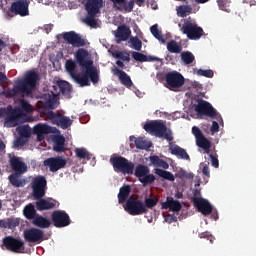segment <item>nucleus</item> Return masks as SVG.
Masks as SVG:
<instances>
[{
    "label": "nucleus",
    "instance_id": "obj_59",
    "mask_svg": "<svg viewBox=\"0 0 256 256\" xmlns=\"http://www.w3.org/2000/svg\"><path fill=\"white\" fill-rule=\"evenodd\" d=\"M210 131H211V133H219V123L217 121L212 122Z\"/></svg>",
    "mask_w": 256,
    "mask_h": 256
},
{
    "label": "nucleus",
    "instance_id": "obj_53",
    "mask_svg": "<svg viewBox=\"0 0 256 256\" xmlns=\"http://www.w3.org/2000/svg\"><path fill=\"white\" fill-rule=\"evenodd\" d=\"M132 58L134 61H139V63H145V54L141 52H132Z\"/></svg>",
    "mask_w": 256,
    "mask_h": 256
},
{
    "label": "nucleus",
    "instance_id": "obj_3",
    "mask_svg": "<svg viewBox=\"0 0 256 256\" xmlns=\"http://www.w3.org/2000/svg\"><path fill=\"white\" fill-rule=\"evenodd\" d=\"M192 109L197 113L198 117H209L210 119H216V121H223L221 114L215 110L211 103L203 100V98L196 99Z\"/></svg>",
    "mask_w": 256,
    "mask_h": 256
},
{
    "label": "nucleus",
    "instance_id": "obj_11",
    "mask_svg": "<svg viewBox=\"0 0 256 256\" xmlns=\"http://www.w3.org/2000/svg\"><path fill=\"white\" fill-rule=\"evenodd\" d=\"M180 31L187 35L188 39H191L192 41L199 40L200 37H203V28L198 26L196 23L192 22H185L183 26L181 27Z\"/></svg>",
    "mask_w": 256,
    "mask_h": 256
},
{
    "label": "nucleus",
    "instance_id": "obj_12",
    "mask_svg": "<svg viewBox=\"0 0 256 256\" xmlns=\"http://www.w3.org/2000/svg\"><path fill=\"white\" fill-rule=\"evenodd\" d=\"M166 86L171 91L179 89L185 85V77L177 71L168 72L165 76Z\"/></svg>",
    "mask_w": 256,
    "mask_h": 256
},
{
    "label": "nucleus",
    "instance_id": "obj_55",
    "mask_svg": "<svg viewBox=\"0 0 256 256\" xmlns=\"http://www.w3.org/2000/svg\"><path fill=\"white\" fill-rule=\"evenodd\" d=\"M26 143H27V138H23L22 136H20L14 141V147H24Z\"/></svg>",
    "mask_w": 256,
    "mask_h": 256
},
{
    "label": "nucleus",
    "instance_id": "obj_2",
    "mask_svg": "<svg viewBox=\"0 0 256 256\" xmlns=\"http://www.w3.org/2000/svg\"><path fill=\"white\" fill-rule=\"evenodd\" d=\"M76 63L84 69L86 75L90 77V81L95 85L99 83V73L97 68L93 66V60L89 58V51L85 48L78 49L74 54Z\"/></svg>",
    "mask_w": 256,
    "mask_h": 256
},
{
    "label": "nucleus",
    "instance_id": "obj_46",
    "mask_svg": "<svg viewBox=\"0 0 256 256\" xmlns=\"http://www.w3.org/2000/svg\"><path fill=\"white\" fill-rule=\"evenodd\" d=\"M129 43L132 49H135V51H141L143 48V42L137 37H130Z\"/></svg>",
    "mask_w": 256,
    "mask_h": 256
},
{
    "label": "nucleus",
    "instance_id": "obj_60",
    "mask_svg": "<svg viewBox=\"0 0 256 256\" xmlns=\"http://www.w3.org/2000/svg\"><path fill=\"white\" fill-rule=\"evenodd\" d=\"M164 221L166 223H169V225H171V223H174L175 221H177V217H175V215H168L165 217Z\"/></svg>",
    "mask_w": 256,
    "mask_h": 256
},
{
    "label": "nucleus",
    "instance_id": "obj_28",
    "mask_svg": "<svg viewBox=\"0 0 256 256\" xmlns=\"http://www.w3.org/2000/svg\"><path fill=\"white\" fill-rule=\"evenodd\" d=\"M129 195H131V186L130 185H123L119 189L118 193V203L120 205H123V203H127V200L129 199Z\"/></svg>",
    "mask_w": 256,
    "mask_h": 256
},
{
    "label": "nucleus",
    "instance_id": "obj_39",
    "mask_svg": "<svg viewBox=\"0 0 256 256\" xmlns=\"http://www.w3.org/2000/svg\"><path fill=\"white\" fill-rule=\"evenodd\" d=\"M75 155L77 159H86V161H91V159H93V154H91L85 148H76Z\"/></svg>",
    "mask_w": 256,
    "mask_h": 256
},
{
    "label": "nucleus",
    "instance_id": "obj_5",
    "mask_svg": "<svg viewBox=\"0 0 256 256\" xmlns=\"http://www.w3.org/2000/svg\"><path fill=\"white\" fill-rule=\"evenodd\" d=\"M65 68L70 77L75 83L80 85V87H89V85H91V82L89 81L90 76L85 71L82 73L77 72V63L72 59L66 61Z\"/></svg>",
    "mask_w": 256,
    "mask_h": 256
},
{
    "label": "nucleus",
    "instance_id": "obj_32",
    "mask_svg": "<svg viewBox=\"0 0 256 256\" xmlns=\"http://www.w3.org/2000/svg\"><path fill=\"white\" fill-rule=\"evenodd\" d=\"M35 227H39L40 229H49L51 227V221L39 214L32 221Z\"/></svg>",
    "mask_w": 256,
    "mask_h": 256
},
{
    "label": "nucleus",
    "instance_id": "obj_63",
    "mask_svg": "<svg viewBox=\"0 0 256 256\" xmlns=\"http://www.w3.org/2000/svg\"><path fill=\"white\" fill-rule=\"evenodd\" d=\"M187 175V171H185L184 169H181L179 172H178V176L180 179H185V176Z\"/></svg>",
    "mask_w": 256,
    "mask_h": 256
},
{
    "label": "nucleus",
    "instance_id": "obj_48",
    "mask_svg": "<svg viewBox=\"0 0 256 256\" xmlns=\"http://www.w3.org/2000/svg\"><path fill=\"white\" fill-rule=\"evenodd\" d=\"M159 203V198H145L144 200V207L149 211V209H153V207H156Z\"/></svg>",
    "mask_w": 256,
    "mask_h": 256
},
{
    "label": "nucleus",
    "instance_id": "obj_30",
    "mask_svg": "<svg viewBox=\"0 0 256 256\" xmlns=\"http://www.w3.org/2000/svg\"><path fill=\"white\" fill-rule=\"evenodd\" d=\"M170 151L172 155H176V157H180V159H186V161L191 160L187 151L177 144L170 146Z\"/></svg>",
    "mask_w": 256,
    "mask_h": 256
},
{
    "label": "nucleus",
    "instance_id": "obj_35",
    "mask_svg": "<svg viewBox=\"0 0 256 256\" xmlns=\"http://www.w3.org/2000/svg\"><path fill=\"white\" fill-rule=\"evenodd\" d=\"M150 163L154 167H162V169H169V163L167 161L159 158L157 155L150 156Z\"/></svg>",
    "mask_w": 256,
    "mask_h": 256
},
{
    "label": "nucleus",
    "instance_id": "obj_40",
    "mask_svg": "<svg viewBox=\"0 0 256 256\" xmlns=\"http://www.w3.org/2000/svg\"><path fill=\"white\" fill-rule=\"evenodd\" d=\"M33 133L39 135H49V133H51V127L47 124H38L34 126Z\"/></svg>",
    "mask_w": 256,
    "mask_h": 256
},
{
    "label": "nucleus",
    "instance_id": "obj_7",
    "mask_svg": "<svg viewBox=\"0 0 256 256\" xmlns=\"http://www.w3.org/2000/svg\"><path fill=\"white\" fill-rule=\"evenodd\" d=\"M110 163L116 173L133 175V171H135V164L123 156L111 157Z\"/></svg>",
    "mask_w": 256,
    "mask_h": 256
},
{
    "label": "nucleus",
    "instance_id": "obj_49",
    "mask_svg": "<svg viewBox=\"0 0 256 256\" xmlns=\"http://www.w3.org/2000/svg\"><path fill=\"white\" fill-rule=\"evenodd\" d=\"M196 73L200 77H207L208 79H213V76L215 75V73L211 69H208V70L198 69Z\"/></svg>",
    "mask_w": 256,
    "mask_h": 256
},
{
    "label": "nucleus",
    "instance_id": "obj_58",
    "mask_svg": "<svg viewBox=\"0 0 256 256\" xmlns=\"http://www.w3.org/2000/svg\"><path fill=\"white\" fill-rule=\"evenodd\" d=\"M145 63H152V62H155V61H161L159 57H156V56H147L145 55Z\"/></svg>",
    "mask_w": 256,
    "mask_h": 256
},
{
    "label": "nucleus",
    "instance_id": "obj_23",
    "mask_svg": "<svg viewBox=\"0 0 256 256\" xmlns=\"http://www.w3.org/2000/svg\"><path fill=\"white\" fill-rule=\"evenodd\" d=\"M181 202L179 200H174L173 197L168 196L165 202H161V209H169L173 213H179L182 209Z\"/></svg>",
    "mask_w": 256,
    "mask_h": 256
},
{
    "label": "nucleus",
    "instance_id": "obj_1",
    "mask_svg": "<svg viewBox=\"0 0 256 256\" xmlns=\"http://www.w3.org/2000/svg\"><path fill=\"white\" fill-rule=\"evenodd\" d=\"M37 81H39V74L35 71H28L23 80H19L13 89H7L3 94L5 97H16V95L31 97L37 87Z\"/></svg>",
    "mask_w": 256,
    "mask_h": 256
},
{
    "label": "nucleus",
    "instance_id": "obj_42",
    "mask_svg": "<svg viewBox=\"0 0 256 256\" xmlns=\"http://www.w3.org/2000/svg\"><path fill=\"white\" fill-rule=\"evenodd\" d=\"M167 50L169 53H181L183 51V46L177 43V41L171 40L167 43Z\"/></svg>",
    "mask_w": 256,
    "mask_h": 256
},
{
    "label": "nucleus",
    "instance_id": "obj_36",
    "mask_svg": "<svg viewBox=\"0 0 256 256\" xmlns=\"http://www.w3.org/2000/svg\"><path fill=\"white\" fill-rule=\"evenodd\" d=\"M129 141H134L136 149H149V147H151V145L141 137L136 138L135 136H130Z\"/></svg>",
    "mask_w": 256,
    "mask_h": 256
},
{
    "label": "nucleus",
    "instance_id": "obj_47",
    "mask_svg": "<svg viewBox=\"0 0 256 256\" xmlns=\"http://www.w3.org/2000/svg\"><path fill=\"white\" fill-rule=\"evenodd\" d=\"M177 12L180 17H187V15H191V13L193 12V8L190 5H182L179 6Z\"/></svg>",
    "mask_w": 256,
    "mask_h": 256
},
{
    "label": "nucleus",
    "instance_id": "obj_57",
    "mask_svg": "<svg viewBox=\"0 0 256 256\" xmlns=\"http://www.w3.org/2000/svg\"><path fill=\"white\" fill-rule=\"evenodd\" d=\"M202 173H203V175H205V177H211V172H210V170H209V165H207V164H203L202 165Z\"/></svg>",
    "mask_w": 256,
    "mask_h": 256
},
{
    "label": "nucleus",
    "instance_id": "obj_61",
    "mask_svg": "<svg viewBox=\"0 0 256 256\" xmlns=\"http://www.w3.org/2000/svg\"><path fill=\"white\" fill-rule=\"evenodd\" d=\"M218 7L222 11H227V6L225 5V0H217Z\"/></svg>",
    "mask_w": 256,
    "mask_h": 256
},
{
    "label": "nucleus",
    "instance_id": "obj_22",
    "mask_svg": "<svg viewBox=\"0 0 256 256\" xmlns=\"http://www.w3.org/2000/svg\"><path fill=\"white\" fill-rule=\"evenodd\" d=\"M44 165L49 167L52 173H57L59 169H64L67 165V160L61 156L48 158L44 161Z\"/></svg>",
    "mask_w": 256,
    "mask_h": 256
},
{
    "label": "nucleus",
    "instance_id": "obj_17",
    "mask_svg": "<svg viewBox=\"0 0 256 256\" xmlns=\"http://www.w3.org/2000/svg\"><path fill=\"white\" fill-rule=\"evenodd\" d=\"M10 13L27 17L29 15V0H16L11 4Z\"/></svg>",
    "mask_w": 256,
    "mask_h": 256
},
{
    "label": "nucleus",
    "instance_id": "obj_64",
    "mask_svg": "<svg viewBox=\"0 0 256 256\" xmlns=\"http://www.w3.org/2000/svg\"><path fill=\"white\" fill-rule=\"evenodd\" d=\"M195 175L193 173L186 172V176H184V179H194Z\"/></svg>",
    "mask_w": 256,
    "mask_h": 256
},
{
    "label": "nucleus",
    "instance_id": "obj_50",
    "mask_svg": "<svg viewBox=\"0 0 256 256\" xmlns=\"http://www.w3.org/2000/svg\"><path fill=\"white\" fill-rule=\"evenodd\" d=\"M18 133L20 135V137L24 138V139H29V137H31V130H29V128L23 126L20 127L18 130Z\"/></svg>",
    "mask_w": 256,
    "mask_h": 256
},
{
    "label": "nucleus",
    "instance_id": "obj_25",
    "mask_svg": "<svg viewBox=\"0 0 256 256\" xmlns=\"http://www.w3.org/2000/svg\"><path fill=\"white\" fill-rule=\"evenodd\" d=\"M103 7V0H87L85 9L88 15H97Z\"/></svg>",
    "mask_w": 256,
    "mask_h": 256
},
{
    "label": "nucleus",
    "instance_id": "obj_62",
    "mask_svg": "<svg viewBox=\"0 0 256 256\" xmlns=\"http://www.w3.org/2000/svg\"><path fill=\"white\" fill-rule=\"evenodd\" d=\"M5 81H7V75H5L3 72H0V85H3Z\"/></svg>",
    "mask_w": 256,
    "mask_h": 256
},
{
    "label": "nucleus",
    "instance_id": "obj_31",
    "mask_svg": "<svg viewBox=\"0 0 256 256\" xmlns=\"http://www.w3.org/2000/svg\"><path fill=\"white\" fill-rule=\"evenodd\" d=\"M53 143V151L56 153H63V151H65V136L56 135L53 138Z\"/></svg>",
    "mask_w": 256,
    "mask_h": 256
},
{
    "label": "nucleus",
    "instance_id": "obj_6",
    "mask_svg": "<svg viewBox=\"0 0 256 256\" xmlns=\"http://www.w3.org/2000/svg\"><path fill=\"white\" fill-rule=\"evenodd\" d=\"M23 117L21 108L9 105L7 108H0V118L5 119L6 127H17L19 120Z\"/></svg>",
    "mask_w": 256,
    "mask_h": 256
},
{
    "label": "nucleus",
    "instance_id": "obj_8",
    "mask_svg": "<svg viewBox=\"0 0 256 256\" xmlns=\"http://www.w3.org/2000/svg\"><path fill=\"white\" fill-rule=\"evenodd\" d=\"M124 210L132 216L145 215V213H148L149 211L145 208V203L135 196H130L127 199L124 205Z\"/></svg>",
    "mask_w": 256,
    "mask_h": 256
},
{
    "label": "nucleus",
    "instance_id": "obj_56",
    "mask_svg": "<svg viewBox=\"0 0 256 256\" xmlns=\"http://www.w3.org/2000/svg\"><path fill=\"white\" fill-rule=\"evenodd\" d=\"M210 159H211L212 167H215V169H218L219 168V159L217 158V156L210 154Z\"/></svg>",
    "mask_w": 256,
    "mask_h": 256
},
{
    "label": "nucleus",
    "instance_id": "obj_37",
    "mask_svg": "<svg viewBox=\"0 0 256 256\" xmlns=\"http://www.w3.org/2000/svg\"><path fill=\"white\" fill-rule=\"evenodd\" d=\"M154 173L158 175V177H161L166 181H171V182L175 181V175H173V173H171L170 171L156 168Z\"/></svg>",
    "mask_w": 256,
    "mask_h": 256
},
{
    "label": "nucleus",
    "instance_id": "obj_44",
    "mask_svg": "<svg viewBox=\"0 0 256 256\" xmlns=\"http://www.w3.org/2000/svg\"><path fill=\"white\" fill-rule=\"evenodd\" d=\"M181 59L185 65H191L195 61V55L190 51H185L181 53Z\"/></svg>",
    "mask_w": 256,
    "mask_h": 256
},
{
    "label": "nucleus",
    "instance_id": "obj_10",
    "mask_svg": "<svg viewBox=\"0 0 256 256\" xmlns=\"http://www.w3.org/2000/svg\"><path fill=\"white\" fill-rule=\"evenodd\" d=\"M134 175L137 177L138 181L144 185V187L145 185H152V183H155V175L150 174L149 167L143 164H138L135 167Z\"/></svg>",
    "mask_w": 256,
    "mask_h": 256
},
{
    "label": "nucleus",
    "instance_id": "obj_21",
    "mask_svg": "<svg viewBox=\"0 0 256 256\" xmlns=\"http://www.w3.org/2000/svg\"><path fill=\"white\" fill-rule=\"evenodd\" d=\"M192 203L194 207H196V209L199 211V213H202V215L207 216L213 213V206H211V203L201 197H193Z\"/></svg>",
    "mask_w": 256,
    "mask_h": 256
},
{
    "label": "nucleus",
    "instance_id": "obj_26",
    "mask_svg": "<svg viewBox=\"0 0 256 256\" xmlns=\"http://www.w3.org/2000/svg\"><path fill=\"white\" fill-rule=\"evenodd\" d=\"M115 37L118 39L117 43H121V41H128L129 37H131V28L125 24L118 26Z\"/></svg>",
    "mask_w": 256,
    "mask_h": 256
},
{
    "label": "nucleus",
    "instance_id": "obj_52",
    "mask_svg": "<svg viewBox=\"0 0 256 256\" xmlns=\"http://www.w3.org/2000/svg\"><path fill=\"white\" fill-rule=\"evenodd\" d=\"M121 5H123L126 13H131L135 7V1L131 0L127 2V0H125V3H122Z\"/></svg>",
    "mask_w": 256,
    "mask_h": 256
},
{
    "label": "nucleus",
    "instance_id": "obj_13",
    "mask_svg": "<svg viewBox=\"0 0 256 256\" xmlns=\"http://www.w3.org/2000/svg\"><path fill=\"white\" fill-rule=\"evenodd\" d=\"M3 245L12 253H23V251H25V242L13 236H6L3 239Z\"/></svg>",
    "mask_w": 256,
    "mask_h": 256
},
{
    "label": "nucleus",
    "instance_id": "obj_41",
    "mask_svg": "<svg viewBox=\"0 0 256 256\" xmlns=\"http://www.w3.org/2000/svg\"><path fill=\"white\" fill-rule=\"evenodd\" d=\"M21 112H22V117H25L27 113H33L34 108L33 106L27 102L25 99H20V106H19Z\"/></svg>",
    "mask_w": 256,
    "mask_h": 256
},
{
    "label": "nucleus",
    "instance_id": "obj_14",
    "mask_svg": "<svg viewBox=\"0 0 256 256\" xmlns=\"http://www.w3.org/2000/svg\"><path fill=\"white\" fill-rule=\"evenodd\" d=\"M52 223L54 227L61 229L63 227H69L71 225V218L69 214L63 210H55L52 212Z\"/></svg>",
    "mask_w": 256,
    "mask_h": 256
},
{
    "label": "nucleus",
    "instance_id": "obj_34",
    "mask_svg": "<svg viewBox=\"0 0 256 256\" xmlns=\"http://www.w3.org/2000/svg\"><path fill=\"white\" fill-rule=\"evenodd\" d=\"M19 175L21 174L14 173L8 176L9 183H11L13 187H25V179H20Z\"/></svg>",
    "mask_w": 256,
    "mask_h": 256
},
{
    "label": "nucleus",
    "instance_id": "obj_9",
    "mask_svg": "<svg viewBox=\"0 0 256 256\" xmlns=\"http://www.w3.org/2000/svg\"><path fill=\"white\" fill-rule=\"evenodd\" d=\"M46 119L51 121L52 125H57L61 129H69L73 125V120L71 118L64 116L61 112H54L53 110H48L45 112Z\"/></svg>",
    "mask_w": 256,
    "mask_h": 256
},
{
    "label": "nucleus",
    "instance_id": "obj_18",
    "mask_svg": "<svg viewBox=\"0 0 256 256\" xmlns=\"http://www.w3.org/2000/svg\"><path fill=\"white\" fill-rule=\"evenodd\" d=\"M23 237L27 243H41L45 234L41 229L29 228L24 231Z\"/></svg>",
    "mask_w": 256,
    "mask_h": 256
},
{
    "label": "nucleus",
    "instance_id": "obj_4",
    "mask_svg": "<svg viewBox=\"0 0 256 256\" xmlns=\"http://www.w3.org/2000/svg\"><path fill=\"white\" fill-rule=\"evenodd\" d=\"M144 130L150 135H155V137H163L166 141L173 140V134L171 130H167V126L161 120H152L144 125Z\"/></svg>",
    "mask_w": 256,
    "mask_h": 256
},
{
    "label": "nucleus",
    "instance_id": "obj_16",
    "mask_svg": "<svg viewBox=\"0 0 256 256\" xmlns=\"http://www.w3.org/2000/svg\"><path fill=\"white\" fill-rule=\"evenodd\" d=\"M192 135H194L196 139L197 147H200V149H203L204 151H209V149H211V141L205 137L199 127H192Z\"/></svg>",
    "mask_w": 256,
    "mask_h": 256
},
{
    "label": "nucleus",
    "instance_id": "obj_45",
    "mask_svg": "<svg viewBox=\"0 0 256 256\" xmlns=\"http://www.w3.org/2000/svg\"><path fill=\"white\" fill-rule=\"evenodd\" d=\"M150 32L152 33L153 37H155V39L165 43V38L163 37V34H161V31H159L157 24L150 27Z\"/></svg>",
    "mask_w": 256,
    "mask_h": 256
},
{
    "label": "nucleus",
    "instance_id": "obj_33",
    "mask_svg": "<svg viewBox=\"0 0 256 256\" xmlns=\"http://www.w3.org/2000/svg\"><path fill=\"white\" fill-rule=\"evenodd\" d=\"M44 105L48 107V109H55V105H57V94L51 91L48 94H44Z\"/></svg>",
    "mask_w": 256,
    "mask_h": 256
},
{
    "label": "nucleus",
    "instance_id": "obj_15",
    "mask_svg": "<svg viewBox=\"0 0 256 256\" xmlns=\"http://www.w3.org/2000/svg\"><path fill=\"white\" fill-rule=\"evenodd\" d=\"M47 187V180L45 176H37L32 181L33 197L35 199H43L45 197V188Z\"/></svg>",
    "mask_w": 256,
    "mask_h": 256
},
{
    "label": "nucleus",
    "instance_id": "obj_43",
    "mask_svg": "<svg viewBox=\"0 0 256 256\" xmlns=\"http://www.w3.org/2000/svg\"><path fill=\"white\" fill-rule=\"evenodd\" d=\"M112 56L115 59H121V61H127L128 63L131 61V54H129V52H121L116 50L112 53Z\"/></svg>",
    "mask_w": 256,
    "mask_h": 256
},
{
    "label": "nucleus",
    "instance_id": "obj_20",
    "mask_svg": "<svg viewBox=\"0 0 256 256\" xmlns=\"http://www.w3.org/2000/svg\"><path fill=\"white\" fill-rule=\"evenodd\" d=\"M9 165L14 173L23 175L27 173V164L21 160L15 154H9Z\"/></svg>",
    "mask_w": 256,
    "mask_h": 256
},
{
    "label": "nucleus",
    "instance_id": "obj_27",
    "mask_svg": "<svg viewBox=\"0 0 256 256\" xmlns=\"http://www.w3.org/2000/svg\"><path fill=\"white\" fill-rule=\"evenodd\" d=\"M35 205L37 211H49L50 209H55V200L53 198H39Z\"/></svg>",
    "mask_w": 256,
    "mask_h": 256
},
{
    "label": "nucleus",
    "instance_id": "obj_29",
    "mask_svg": "<svg viewBox=\"0 0 256 256\" xmlns=\"http://www.w3.org/2000/svg\"><path fill=\"white\" fill-rule=\"evenodd\" d=\"M57 87L59 89V93H62L66 97H69V95H71V91H73L71 84H69V82H67L65 80L58 81ZM57 87L53 86L54 91H56Z\"/></svg>",
    "mask_w": 256,
    "mask_h": 256
},
{
    "label": "nucleus",
    "instance_id": "obj_54",
    "mask_svg": "<svg viewBox=\"0 0 256 256\" xmlns=\"http://www.w3.org/2000/svg\"><path fill=\"white\" fill-rule=\"evenodd\" d=\"M200 239H207V241H210V243H213L215 240V237H213V234L209 232H202L199 234Z\"/></svg>",
    "mask_w": 256,
    "mask_h": 256
},
{
    "label": "nucleus",
    "instance_id": "obj_24",
    "mask_svg": "<svg viewBox=\"0 0 256 256\" xmlns=\"http://www.w3.org/2000/svg\"><path fill=\"white\" fill-rule=\"evenodd\" d=\"M113 75H116L118 77L120 83L124 85V87H127L130 89V87H133V81L131 80V76L126 73L125 71L115 68L112 70Z\"/></svg>",
    "mask_w": 256,
    "mask_h": 256
},
{
    "label": "nucleus",
    "instance_id": "obj_51",
    "mask_svg": "<svg viewBox=\"0 0 256 256\" xmlns=\"http://www.w3.org/2000/svg\"><path fill=\"white\" fill-rule=\"evenodd\" d=\"M84 23L89 25V27H97V20L95 19V15H89L84 19Z\"/></svg>",
    "mask_w": 256,
    "mask_h": 256
},
{
    "label": "nucleus",
    "instance_id": "obj_38",
    "mask_svg": "<svg viewBox=\"0 0 256 256\" xmlns=\"http://www.w3.org/2000/svg\"><path fill=\"white\" fill-rule=\"evenodd\" d=\"M23 214H24V217H26V219H33V220L38 215L37 210H35V206L32 203L24 207Z\"/></svg>",
    "mask_w": 256,
    "mask_h": 256
},
{
    "label": "nucleus",
    "instance_id": "obj_19",
    "mask_svg": "<svg viewBox=\"0 0 256 256\" xmlns=\"http://www.w3.org/2000/svg\"><path fill=\"white\" fill-rule=\"evenodd\" d=\"M62 37L64 41H66L68 45H72V47H85V45H87L81 35L77 34L75 31L65 32Z\"/></svg>",
    "mask_w": 256,
    "mask_h": 256
}]
</instances>
